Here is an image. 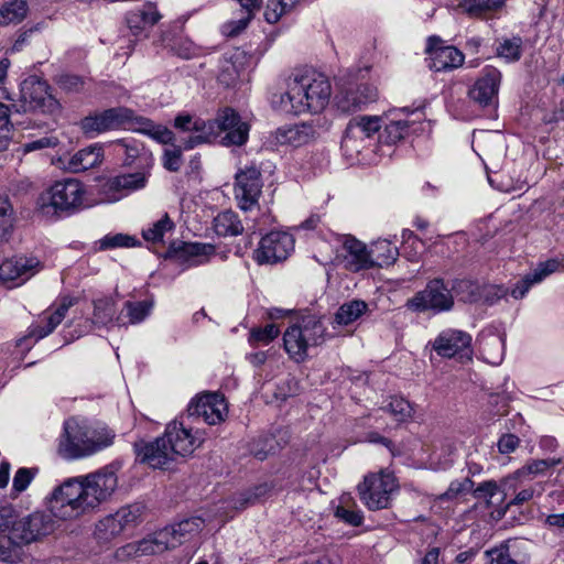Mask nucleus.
I'll return each mask as SVG.
<instances>
[{
    "instance_id": "nucleus-21",
    "label": "nucleus",
    "mask_w": 564,
    "mask_h": 564,
    "mask_svg": "<svg viewBox=\"0 0 564 564\" xmlns=\"http://www.w3.org/2000/svg\"><path fill=\"white\" fill-rule=\"evenodd\" d=\"M129 117V108L117 107L85 117L80 121L82 130L94 137L111 130L123 129L126 119Z\"/></svg>"
},
{
    "instance_id": "nucleus-14",
    "label": "nucleus",
    "mask_w": 564,
    "mask_h": 564,
    "mask_svg": "<svg viewBox=\"0 0 564 564\" xmlns=\"http://www.w3.org/2000/svg\"><path fill=\"white\" fill-rule=\"evenodd\" d=\"M151 174V163L133 173L111 176L101 184V194L107 202H118L133 192L143 189Z\"/></svg>"
},
{
    "instance_id": "nucleus-48",
    "label": "nucleus",
    "mask_w": 564,
    "mask_h": 564,
    "mask_svg": "<svg viewBox=\"0 0 564 564\" xmlns=\"http://www.w3.org/2000/svg\"><path fill=\"white\" fill-rule=\"evenodd\" d=\"M280 334V329L274 324H268L264 327L252 328L249 333L248 343L252 347L260 344L268 345L274 340Z\"/></svg>"
},
{
    "instance_id": "nucleus-49",
    "label": "nucleus",
    "mask_w": 564,
    "mask_h": 564,
    "mask_svg": "<svg viewBox=\"0 0 564 564\" xmlns=\"http://www.w3.org/2000/svg\"><path fill=\"white\" fill-rule=\"evenodd\" d=\"M98 243L100 250L113 248H132L140 245L135 237L126 234L106 235L98 241Z\"/></svg>"
},
{
    "instance_id": "nucleus-60",
    "label": "nucleus",
    "mask_w": 564,
    "mask_h": 564,
    "mask_svg": "<svg viewBox=\"0 0 564 564\" xmlns=\"http://www.w3.org/2000/svg\"><path fill=\"white\" fill-rule=\"evenodd\" d=\"M123 147L126 148L127 154V159L124 161L126 164H131L134 159H139V161L143 163L142 167H147L149 162L151 163V166L153 165V159L151 154L147 152L140 154L138 148L128 144H123Z\"/></svg>"
},
{
    "instance_id": "nucleus-42",
    "label": "nucleus",
    "mask_w": 564,
    "mask_h": 564,
    "mask_svg": "<svg viewBox=\"0 0 564 564\" xmlns=\"http://www.w3.org/2000/svg\"><path fill=\"white\" fill-rule=\"evenodd\" d=\"M335 516L351 525H360L362 523V512L357 508L350 494H344L339 499Z\"/></svg>"
},
{
    "instance_id": "nucleus-30",
    "label": "nucleus",
    "mask_w": 564,
    "mask_h": 564,
    "mask_svg": "<svg viewBox=\"0 0 564 564\" xmlns=\"http://www.w3.org/2000/svg\"><path fill=\"white\" fill-rule=\"evenodd\" d=\"M93 317L86 319L84 328L76 330L77 337L90 332L93 327H110L117 325V308L116 302L112 297H100L93 303Z\"/></svg>"
},
{
    "instance_id": "nucleus-39",
    "label": "nucleus",
    "mask_w": 564,
    "mask_h": 564,
    "mask_svg": "<svg viewBox=\"0 0 564 564\" xmlns=\"http://www.w3.org/2000/svg\"><path fill=\"white\" fill-rule=\"evenodd\" d=\"M372 268L388 267L393 264L399 257V249L388 239H378L372 241L369 247Z\"/></svg>"
},
{
    "instance_id": "nucleus-17",
    "label": "nucleus",
    "mask_w": 564,
    "mask_h": 564,
    "mask_svg": "<svg viewBox=\"0 0 564 564\" xmlns=\"http://www.w3.org/2000/svg\"><path fill=\"white\" fill-rule=\"evenodd\" d=\"M228 414V405L224 395L219 393H205L194 399L187 408V419L192 416L203 417L209 424L215 425L225 421Z\"/></svg>"
},
{
    "instance_id": "nucleus-7",
    "label": "nucleus",
    "mask_w": 564,
    "mask_h": 564,
    "mask_svg": "<svg viewBox=\"0 0 564 564\" xmlns=\"http://www.w3.org/2000/svg\"><path fill=\"white\" fill-rule=\"evenodd\" d=\"M324 337L325 327L322 322L314 316H306L286 328L283 334L284 349L292 359L300 362L306 358L311 347L324 341Z\"/></svg>"
},
{
    "instance_id": "nucleus-11",
    "label": "nucleus",
    "mask_w": 564,
    "mask_h": 564,
    "mask_svg": "<svg viewBox=\"0 0 564 564\" xmlns=\"http://www.w3.org/2000/svg\"><path fill=\"white\" fill-rule=\"evenodd\" d=\"M453 306L454 295L448 284L442 279L429 281L424 290L406 301V307L413 312L442 313L451 311Z\"/></svg>"
},
{
    "instance_id": "nucleus-23",
    "label": "nucleus",
    "mask_w": 564,
    "mask_h": 564,
    "mask_svg": "<svg viewBox=\"0 0 564 564\" xmlns=\"http://www.w3.org/2000/svg\"><path fill=\"white\" fill-rule=\"evenodd\" d=\"M174 126L183 132L192 133L188 137L181 139L184 150H191L203 144L213 135L212 123L188 113L178 115L175 118Z\"/></svg>"
},
{
    "instance_id": "nucleus-34",
    "label": "nucleus",
    "mask_w": 564,
    "mask_h": 564,
    "mask_svg": "<svg viewBox=\"0 0 564 564\" xmlns=\"http://www.w3.org/2000/svg\"><path fill=\"white\" fill-rule=\"evenodd\" d=\"M315 135L313 126L307 123L282 127L275 133V140L281 145L301 147L308 143Z\"/></svg>"
},
{
    "instance_id": "nucleus-2",
    "label": "nucleus",
    "mask_w": 564,
    "mask_h": 564,
    "mask_svg": "<svg viewBox=\"0 0 564 564\" xmlns=\"http://www.w3.org/2000/svg\"><path fill=\"white\" fill-rule=\"evenodd\" d=\"M188 420L183 414L166 425L162 436L150 443L137 444L141 460L153 468H163L176 457L191 456L205 442V433L193 429Z\"/></svg>"
},
{
    "instance_id": "nucleus-62",
    "label": "nucleus",
    "mask_w": 564,
    "mask_h": 564,
    "mask_svg": "<svg viewBox=\"0 0 564 564\" xmlns=\"http://www.w3.org/2000/svg\"><path fill=\"white\" fill-rule=\"evenodd\" d=\"M498 349V352L495 356H491L487 348H484V354H486V359L488 362L492 365H498L501 362L503 357V340L500 337L494 336L488 344Z\"/></svg>"
},
{
    "instance_id": "nucleus-36",
    "label": "nucleus",
    "mask_w": 564,
    "mask_h": 564,
    "mask_svg": "<svg viewBox=\"0 0 564 564\" xmlns=\"http://www.w3.org/2000/svg\"><path fill=\"white\" fill-rule=\"evenodd\" d=\"M245 57V53L238 48L226 53L217 76L219 83L227 87L235 85L242 70Z\"/></svg>"
},
{
    "instance_id": "nucleus-38",
    "label": "nucleus",
    "mask_w": 564,
    "mask_h": 564,
    "mask_svg": "<svg viewBox=\"0 0 564 564\" xmlns=\"http://www.w3.org/2000/svg\"><path fill=\"white\" fill-rule=\"evenodd\" d=\"M404 115L405 110L401 109L391 112L383 119L382 124H384V130L380 134V138L386 143H395L404 138L409 128V121L402 118Z\"/></svg>"
},
{
    "instance_id": "nucleus-58",
    "label": "nucleus",
    "mask_w": 564,
    "mask_h": 564,
    "mask_svg": "<svg viewBox=\"0 0 564 564\" xmlns=\"http://www.w3.org/2000/svg\"><path fill=\"white\" fill-rule=\"evenodd\" d=\"M498 494V485L496 481L489 480L479 484V486L475 489V497L478 499H486L487 503H491V498Z\"/></svg>"
},
{
    "instance_id": "nucleus-12",
    "label": "nucleus",
    "mask_w": 564,
    "mask_h": 564,
    "mask_svg": "<svg viewBox=\"0 0 564 564\" xmlns=\"http://www.w3.org/2000/svg\"><path fill=\"white\" fill-rule=\"evenodd\" d=\"M397 487L394 476L381 471L367 475L357 489L360 500L369 510H380L389 507L391 495Z\"/></svg>"
},
{
    "instance_id": "nucleus-40",
    "label": "nucleus",
    "mask_w": 564,
    "mask_h": 564,
    "mask_svg": "<svg viewBox=\"0 0 564 564\" xmlns=\"http://www.w3.org/2000/svg\"><path fill=\"white\" fill-rule=\"evenodd\" d=\"M152 303L149 301L126 302L123 308L117 316L118 326L139 324L150 314Z\"/></svg>"
},
{
    "instance_id": "nucleus-61",
    "label": "nucleus",
    "mask_w": 564,
    "mask_h": 564,
    "mask_svg": "<svg viewBox=\"0 0 564 564\" xmlns=\"http://www.w3.org/2000/svg\"><path fill=\"white\" fill-rule=\"evenodd\" d=\"M520 444V440L514 434H503L498 441V451L501 454L513 453Z\"/></svg>"
},
{
    "instance_id": "nucleus-35",
    "label": "nucleus",
    "mask_w": 564,
    "mask_h": 564,
    "mask_svg": "<svg viewBox=\"0 0 564 564\" xmlns=\"http://www.w3.org/2000/svg\"><path fill=\"white\" fill-rule=\"evenodd\" d=\"M239 6V17L228 21L224 25V33L228 36H235L243 31L249 22L253 19L257 11H259L262 0H235Z\"/></svg>"
},
{
    "instance_id": "nucleus-63",
    "label": "nucleus",
    "mask_w": 564,
    "mask_h": 564,
    "mask_svg": "<svg viewBox=\"0 0 564 564\" xmlns=\"http://www.w3.org/2000/svg\"><path fill=\"white\" fill-rule=\"evenodd\" d=\"M534 479L531 470L529 469V467L527 465L522 466L521 468L517 469L512 475H510L507 479H506V484H508L510 487H513V481H520V482H523V481H530Z\"/></svg>"
},
{
    "instance_id": "nucleus-31",
    "label": "nucleus",
    "mask_w": 564,
    "mask_h": 564,
    "mask_svg": "<svg viewBox=\"0 0 564 564\" xmlns=\"http://www.w3.org/2000/svg\"><path fill=\"white\" fill-rule=\"evenodd\" d=\"M489 564H528V554L524 543L509 540L497 547L486 552Z\"/></svg>"
},
{
    "instance_id": "nucleus-64",
    "label": "nucleus",
    "mask_w": 564,
    "mask_h": 564,
    "mask_svg": "<svg viewBox=\"0 0 564 564\" xmlns=\"http://www.w3.org/2000/svg\"><path fill=\"white\" fill-rule=\"evenodd\" d=\"M478 141L496 144L499 148V153L503 152L502 137L497 132H480Z\"/></svg>"
},
{
    "instance_id": "nucleus-9",
    "label": "nucleus",
    "mask_w": 564,
    "mask_h": 564,
    "mask_svg": "<svg viewBox=\"0 0 564 564\" xmlns=\"http://www.w3.org/2000/svg\"><path fill=\"white\" fill-rule=\"evenodd\" d=\"M144 507L139 503L123 506L101 518L95 524L94 538L100 545H109L118 536L133 530L142 521Z\"/></svg>"
},
{
    "instance_id": "nucleus-10",
    "label": "nucleus",
    "mask_w": 564,
    "mask_h": 564,
    "mask_svg": "<svg viewBox=\"0 0 564 564\" xmlns=\"http://www.w3.org/2000/svg\"><path fill=\"white\" fill-rule=\"evenodd\" d=\"M438 357L467 362L473 359V337L469 333L457 328H445L426 344Z\"/></svg>"
},
{
    "instance_id": "nucleus-50",
    "label": "nucleus",
    "mask_w": 564,
    "mask_h": 564,
    "mask_svg": "<svg viewBox=\"0 0 564 564\" xmlns=\"http://www.w3.org/2000/svg\"><path fill=\"white\" fill-rule=\"evenodd\" d=\"M522 40L519 36L503 40L497 48L498 56L507 62H517L522 53Z\"/></svg>"
},
{
    "instance_id": "nucleus-44",
    "label": "nucleus",
    "mask_w": 564,
    "mask_h": 564,
    "mask_svg": "<svg viewBox=\"0 0 564 564\" xmlns=\"http://www.w3.org/2000/svg\"><path fill=\"white\" fill-rule=\"evenodd\" d=\"M28 14V4L24 0H12L0 9V24L20 23Z\"/></svg>"
},
{
    "instance_id": "nucleus-57",
    "label": "nucleus",
    "mask_w": 564,
    "mask_h": 564,
    "mask_svg": "<svg viewBox=\"0 0 564 564\" xmlns=\"http://www.w3.org/2000/svg\"><path fill=\"white\" fill-rule=\"evenodd\" d=\"M34 474L29 468H20L13 477V490L17 492L24 491L32 481Z\"/></svg>"
},
{
    "instance_id": "nucleus-55",
    "label": "nucleus",
    "mask_w": 564,
    "mask_h": 564,
    "mask_svg": "<svg viewBox=\"0 0 564 564\" xmlns=\"http://www.w3.org/2000/svg\"><path fill=\"white\" fill-rule=\"evenodd\" d=\"M290 12L280 0H268L264 18L269 23H276L281 17Z\"/></svg>"
},
{
    "instance_id": "nucleus-20",
    "label": "nucleus",
    "mask_w": 564,
    "mask_h": 564,
    "mask_svg": "<svg viewBox=\"0 0 564 564\" xmlns=\"http://www.w3.org/2000/svg\"><path fill=\"white\" fill-rule=\"evenodd\" d=\"M260 176L256 166L246 167L236 174L235 194L241 209L249 210L257 205L262 189Z\"/></svg>"
},
{
    "instance_id": "nucleus-15",
    "label": "nucleus",
    "mask_w": 564,
    "mask_h": 564,
    "mask_svg": "<svg viewBox=\"0 0 564 564\" xmlns=\"http://www.w3.org/2000/svg\"><path fill=\"white\" fill-rule=\"evenodd\" d=\"M341 251L336 254L334 260L341 263L347 270L358 272L361 270L372 268V260H370L369 248L360 240L350 235H344L338 238ZM322 264H327L333 261L332 257L316 258Z\"/></svg>"
},
{
    "instance_id": "nucleus-33",
    "label": "nucleus",
    "mask_w": 564,
    "mask_h": 564,
    "mask_svg": "<svg viewBox=\"0 0 564 564\" xmlns=\"http://www.w3.org/2000/svg\"><path fill=\"white\" fill-rule=\"evenodd\" d=\"M155 46L167 48L171 53L189 59L199 54V48L187 37H173L170 32L161 29L158 37L154 40Z\"/></svg>"
},
{
    "instance_id": "nucleus-6",
    "label": "nucleus",
    "mask_w": 564,
    "mask_h": 564,
    "mask_svg": "<svg viewBox=\"0 0 564 564\" xmlns=\"http://www.w3.org/2000/svg\"><path fill=\"white\" fill-rule=\"evenodd\" d=\"M86 186L77 178L55 181L37 200L43 215L74 214L88 206Z\"/></svg>"
},
{
    "instance_id": "nucleus-41",
    "label": "nucleus",
    "mask_w": 564,
    "mask_h": 564,
    "mask_svg": "<svg viewBox=\"0 0 564 564\" xmlns=\"http://www.w3.org/2000/svg\"><path fill=\"white\" fill-rule=\"evenodd\" d=\"M214 230L219 236H237L242 232L243 226L236 213L225 210L214 218Z\"/></svg>"
},
{
    "instance_id": "nucleus-25",
    "label": "nucleus",
    "mask_w": 564,
    "mask_h": 564,
    "mask_svg": "<svg viewBox=\"0 0 564 564\" xmlns=\"http://www.w3.org/2000/svg\"><path fill=\"white\" fill-rule=\"evenodd\" d=\"M75 304V299L70 296H63L55 303L51 310L47 311L44 316L32 324L29 327V338H34V340H39L50 335L64 319L68 310Z\"/></svg>"
},
{
    "instance_id": "nucleus-13",
    "label": "nucleus",
    "mask_w": 564,
    "mask_h": 564,
    "mask_svg": "<svg viewBox=\"0 0 564 564\" xmlns=\"http://www.w3.org/2000/svg\"><path fill=\"white\" fill-rule=\"evenodd\" d=\"M383 118L378 116H361L351 119L347 126L341 148L346 154L354 156L366 148L370 140L382 127Z\"/></svg>"
},
{
    "instance_id": "nucleus-43",
    "label": "nucleus",
    "mask_w": 564,
    "mask_h": 564,
    "mask_svg": "<svg viewBox=\"0 0 564 564\" xmlns=\"http://www.w3.org/2000/svg\"><path fill=\"white\" fill-rule=\"evenodd\" d=\"M368 305L361 300H351L340 305L335 314L337 325H349L366 313Z\"/></svg>"
},
{
    "instance_id": "nucleus-16",
    "label": "nucleus",
    "mask_w": 564,
    "mask_h": 564,
    "mask_svg": "<svg viewBox=\"0 0 564 564\" xmlns=\"http://www.w3.org/2000/svg\"><path fill=\"white\" fill-rule=\"evenodd\" d=\"M43 268V262L34 256L13 257L0 264V282L8 288L20 286Z\"/></svg>"
},
{
    "instance_id": "nucleus-52",
    "label": "nucleus",
    "mask_w": 564,
    "mask_h": 564,
    "mask_svg": "<svg viewBox=\"0 0 564 564\" xmlns=\"http://www.w3.org/2000/svg\"><path fill=\"white\" fill-rule=\"evenodd\" d=\"M451 290L460 301L473 302L477 297L478 288L473 281L460 279L452 282Z\"/></svg>"
},
{
    "instance_id": "nucleus-27",
    "label": "nucleus",
    "mask_w": 564,
    "mask_h": 564,
    "mask_svg": "<svg viewBox=\"0 0 564 564\" xmlns=\"http://www.w3.org/2000/svg\"><path fill=\"white\" fill-rule=\"evenodd\" d=\"M162 19L158 7L153 2H147L126 14V24L132 35L148 37L151 29Z\"/></svg>"
},
{
    "instance_id": "nucleus-51",
    "label": "nucleus",
    "mask_w": 564,
    "mask_h": 564,
    "mask_svg": "<svg viewBox=\"0 0 564 564\" xmlns=\"http://www.w3.org/2000/svg\"><path fill=\"white\" fill-rule=\"evenodd\" d=\"M464 12L470 15H480L484 12L499 9L502 0H465L460 4Z\"/></svg>"
},
{
    "instance_id": "nucleus-26",
    "label": "nucleus",
    "mask_w": 564,
    "mask_h": 564,
    "mask_svg": "<svg viewBox=\"0 0 564 564\" xmlns=\"http://www.w3.org/2000/svg\"><path fill=\"white\" fill-rule=\"evenodd\" d=\"M377 97L376 87L369 84H360L340 90L335 97V102L340 111L354 112L375 101Z\"/></svg>"
},
{
    "instance_id": "nucleus-59",
    "label": "nucleus",
    "mask_w": 564,
    "mask_h": 564,
    "mask_svg": "<svg viewBox=\"0 0 564 564\" xmlns=\"http://www.w3.org/2000/svg\"><path fill=\"white\" fill-rule=\"evenodd\" d=\"M181 149H166L163 156V165L169 171H177L181 167Z\"/></svg>"
},
{
    "instance_id": "nucleus-47",
    "label": "nucleus",
    "mask_w": 564,
    "mask_h": 564,
    "mask_svg": "<svg viewBox=\"0 0 564 564\" xmlns=\"http://www.w3.org/2000/svg\"><path fill=\"white\" fill-rule=\"evenodd\" d=\"M390 413L397 422H406L412 419L414 409L412 404L401 397H391L388 404L382 408Z\"/></svg>"
},
{
    "instance_id": "nucleus-22",
    "label": "nucleus",
    "mask_w": 564,
    "mask_h": 564,
    "mask_svg": "<svg viewBox=\"0 0 564 564\" xmlns=\"http://www.w3.org/2000/svg\"><path fill=\"white\" fill-rule=\"evenodd\" d=\"M501 73L494 66H486L481 75L469 90V97L481 106H491L497 102Z\"/></svg>"
},
{
    "instance_id": "nucleus-46",
    "label": "nucleus",
    "mask_w": 564,
    "mask_h": 564,
    "mask_svg": "<svg viewBox=\"0 0 564 564\" xmlns=\"http://www.w3.org/2000/svg\"><path fill=\"white\" fill-rule=\"evenodd\" d=\"M174 228V224L165 214L161 219L153 223L150 227L142 230V237L145 241L152 243L163 242V238L166 232L172 231Z\"/></svg>"
},
{
    "instance_id": "nucleus-32",
    "label": "nucleus",
    "mask_w": 564,
    "mask_h": 564,
    "mask_svg": "<svg viewBox=\"0 0 564 564\" xmlns=\"http://www.w3.org/2000/svg\"><path fill=\"white\" fill-rule=\"evenodd\" d=\"M102 160V147L99 144H93L73 154L65 164V170L70 173L84 172L100 165Z\"/></svg>"
},
{
    "instance_id": "nucleus-8",
    "label": "nucleus",
    "mask_w": 564,
    "mask_h": 564,
    "mask_svg": "<svg viewBox=\"0 0 564 564\" xmlns=\"http://www.w3.org/2000/svg\"><path fill=\"white\" fill-rule=\"evenodd\" d=\"M12 107L17 112L39 111L50 116H57L62 110L59 101L50 93L46 82L35 76H30L21 83L19 99L14 100Z\"/></svg>"
},
{
    "instance_id": "nucleus-45",
    "label": "nucleus",
    "mask_w": 564,
    "mask_h": 564,
    "mask_svg": "<svg viewBox=\"0 0 564 564\" xmlns=\"http://www.w3.org/2000/svg\"><path fill=\"white\" fill-rule=\"evenodd\" d=\"M14 223V210L7 195L0 194V243L8 240Z\"/></svg>"
},
{
    "instance_id": "nucleus-53",
    "label": "nucleus",
    "mask_w": 564,
    "mask_h": 564,
    "mask_svg": "<svg viewBox=\"0 0 564 564\" xmlns=\"http://www.w3.org/2000/svg\"><path fill=\"white\" fill-rule=\"evenodd\" d=\"M561 457H553L547 459H531L525 465L531 470L533 477L544 476L552 467L562 464Z\"/></svg>"
},
{
    "instance_id": "nucleus-56",
    "label": "nucleus",
    "mask_w": 564,
    "mask_h": 564,
    "mask_svg": "<svg viewBox=\"0 0 564 564\" xmlns=\"http://www.w3.org/2000/svg\"><path fill=\"white\" fill-rule=\"evenodd\" d=\"M59 88L66 93H77L83 89L84 80L76 75L64 74L57 79Z\"/></svg>"
},
{
    "instance_id": "nucleus-18",
    "label": "nucleus",
    "mask_w": 564,
    "mask_h": 564,
    "mask_svg": "<svg viewBox=\"0 0 564 564\" xmlns=\"http://www.w3.org/2000/svg\"><path fill=\"white\" fill-rule=\"evenodd\" d=\"M294 248L292 235L283 231H272L264 236L256 250L259 263H274L285 260Z\"/></svg>"
},
{
    "instance_id": "nucleus-3",
    "label": "nucleus",
    "mask_w": 564,
    "mask_h": 564,
    "mask_svg": "<svg viewBox=\"0 0 564 564\" xmlns=\"http://www.w3.org/2000/svg\"><path fill=\"white\" fill-rule=\"evenodd\" d=\"M330 83L323 74L307 70L288 79L286 91L280 96L279 107L284 112H321L329 102Z\"/></svg>"
},
{
    "instance_id": "nucleus-24",
    "label": "nucleus",
    "mask_w": 564,
    "mask_h": 564,
    "mask_svg": "<svg viewBox=\"0 0 564 564\" xmlns=\"http://www.w3.org/2000/svg\"><path fill=\"white\" fill-rule=\"evenodd\" d=\"M426 53L430 55V67L435 72L458 68L463 65L465 56L455 46L442 45L438 37L429 39Z\"/></svg>"
},
{
    "instance_id": "nucleus-5",
    "label": "nucleus",
    "mask_w": 564,
    "mask_h": 564,
    "mask_svg": "<svg viewBox=\"0 0 564 564\" xmlns=\"http://www.w3.org/2000/svg\"><path fill=\"white\" fill-rule=\"evenodd\" d=\"M203 519L195 517L166 527L147 535L135 543H129L116 553L118 558L161 554L189 542L203 529Z\"/></svg>"
},
{
    "instance_id": "nucleus-37",
    "label": "nucleus",
    "mask_w": 564,
    "mask_h": 564,
    "mask_svg": "<svg viewBox=\"0 0 564 564\" xmlns=\"http://www.w3.org/2000/svg\"><path fill=\"white\" fill-rule=\"evenodd\" d=\"M215 251V246L212 243L187 242L175 251V256L187 262L189 267H195L208 262Z\"/></svg>"
},
{
    "instance_id": "nucleus-1",
    "label": "nucleus",
    "mask_w": 564,
    "mask_h": 564,
    "mask_svg": "<svg viewBox=\"0 0 564 564\" xmlns=\"http://www.w3.org/2000/svg\"><path fill=\"white\" fill-rule=\"evenodd\" d=\"M118 487V476L111 466L70 477L56 486L47 498L50 513L33 512L18 519L11 508L0 509V563L22 561V544H29L52 533L55 520H74L96 511L107 502Z\"/></svg>"
},
{
    "instance_id": "nucleus-29",
    "label": "nucleus",
    "mask_w": 564,
    "mask_h": 564,
    "mask_svg": "<svg viewBox=\"0 0 564 564\" xmlns=\"http://www.w3.org/2000/svg\"><path fill=\"white\" fill-rule=\"evenodd\" d=\"M123 129L149 135L163 144L171 143L174 139L173 132L166 127L158 124L145 117L137 116L131 109H129V117L126 119Z\"/></svg>"
},
{
    "instance_id": "nucleus-19",
    "label": "nucleus",
    "mask_w": 564,
    "mask_h": 564,
    "mask_svg": "<svg viewBox=\"0 0 564 564\" xmlns=\"http://www.w3.org/2000/svg\"><path fill=\"white\" fill-rule=\"evenodd\" d=\"M212 127L217 126L219 131L225 132L223 139L227 145H242L247 142L250 127L243 121L232 108H224L218 111Z\"/></svg>"
},
{
    "instance_id": "nucleus-4",
    "label": "nucleus",
    "mask_w": 564,
    "mask_h": 564,
    "mask_svg": "<svg viewBox=\"0 0 564 564\" xmlns=\"http://www.w3.org/2000/svg\"><path fill=\"white\" fill-rule=\"evenodd\" d=\"M113 438L115 433L107 426H91L72 417L64 423L57 452L65 459H79L110 446Z\"/></svg>"
},
{
    "instance_id": "nucleus-54",
    "label": "nucleus",
    "mask_w": 564,
    "mask_h": 564,
    "mask_svg": "<svg viewBox=\"0 0 564 564\" xmlns=\"http://www.w3.org/2000/svg\"><path fill=\"white\" fill-rule=\"evenodd\" d=\"M58 144V139L54 135H45L36 140H32L25 142L21 145L22 151L24 153H30L33 151L44 150L48 148H54Z\"/></svg>"
},
{
    "instance_id": "nucleus-28",
    "label": "nucleus",
    "mask_w": 564,
    "mask_h": 564,
    "mask_svg": "<svg viewBox=\"0 0 564 564\" xmlns=\"http://www.w3.org/2000/svg\"><path fill=\"white\" fill-rule=\"evenodd\" d=\"M562 267V261L557 259H549L540 262L532 272L524 275L523 279L512 288L510 292L511 296L516 300L523 299L533 285L541 283L552 273L560 271Z\"/></svg>"
}]
</instances>
